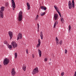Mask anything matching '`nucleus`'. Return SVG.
Returning a JSON list of instances; mask_svg holds the SVG:
<instances>
[{"instance_id":"nucleus-9","label":"nucleus","mask_w":76,"mask_h":76,"mask_svg":"<svg viewBox=\"0 0 76 76\" xmlns=\"http://www.w3.org/2000/svg\"><path fill=\"white\" fill-rule=\"evenodd\" d=\"M12 76H15L16 74V72L15 71V68H13L12 69V72H11Z\"/></svg>"},{"instance_id":"nucleus-29","label":"nucleus","mask_w":76,"mask_h":76,"mask_svg":"<svg viewBox=\"0 0 76 76\" xmlns=\"http://www.w3.org/2000/svg\"><path fill=\"white\" fill-rule=\"evenodd\" d=\"M39 17V16L38 15H37L35 18V20H37V19Z\"/></svg>"},{"instance_id":"nucleus-44","label":"nucleus","mask_w":76,"mask_h":76,"mask_svg":"<svg viewBox=\"0 0 76 76\" xmlns=\"http://www.w3.org/2000/svg\"><path fill=\"white\" fill-rule=\"evenodd\" d=\"M0 68H1V65H0Z\"/></svg>"},{"instance_id":"nucleus-17","label":"nucleus","mask_w":76,"mask_h":76,"mask_svg":"<svg viewBox=\"0 0 76 76\" xmlns=\"http://www.w3.org/2000/svg\"><path fill=\"white\" fill-rule=\"evenodd\" d=\"M8 48L10 49V50H11L12 49V48L13 47L12 45H10L8 46Z\"/></svg>"},{"instance_id":"nucleus-39","label":"nucleus","mask_w":76,"mask_h":76,"mask_svg":"<svg viewBox=\"0 0 76 76\" xmlns=\"http://www.w3.org/2000/svg\"><path fill=\"white\" fill-rule=\"evenodd\" d=\"M74 76H76V71L75 72V73L74 74Z\"/></svg>"},{"instance_id":"nucleus-7","label":"nucleus","mask_w":76,"mask_h":76,"mask_svg":"<svg viewBox=\"0 0 76 76\" xmlns=\"http://www.w3.org/2000/svg\"><path fill=\"white\" fill-rule=\"evenodd\" d=\"M11 45L13 47V48H15L16 47H18V44L16 43L15 41H13L11 43Z\"/></svg>"},{"instance_id":"nucleus-34","label":"nucleus","mask_w":76,"mask_h":76,"mask_svg":"<svg viewBox=\"0 0 76 76\" xmlns=\"http://www.w3.org/2000/svg\"><path fill=\"white\" fill-rule=\"evenodd\" d=\"M37 26H38L37 28H39V24L37 23Z\"/></svg>"},{"instance_id":"nucleus-18","label":"nucleus","mask_w":76,"mask_h":76,"mask_svg":"<svg viewBox=\"0 0 76 76\" xmlns=\"http://www.w3.org/2000/svg\"><path fill=\"white\" fill-rule=\"evenodd\" d=\"M68 28L69 29V33H70V29H71V26L70 25H69Z\"/></svg>"},{"instance_id":"nucleus-28","label":"nucleus","mask_w":76,"mask_h":76,"mask_svg":"<svg viewBox=\"0 0 76 76\" xmlns=\"http://www.w3.org/2000/svg\"><path fill=\"white\" fill-rule=\"evenodd\" d=\"M58 13L60 16V17H61V13H60V12H58Z\"/></svg>"},{"instance_id":"nucleus-30","label":"nucleus","mask_w":76,"mask_h":76,"mask_svg":"<svg viewBox=\"0 0 76 76\" xmlns=\"http://www.w3.org/2000/svg\"><path fill=\"white\" fill-rule=\"evenodd\" d=\"M61 21L62 22H63V20H64L63 19V18H61Z\"/></svg>"},{"instance_id":"nucleus-37","label":"nucleus","mask_w":76,"mask_h":76,"mask_svg":"<svg viewBox=\"0 0 76 76\" xmlns=\"http://www.w3.org/2000/svg\"><path fill=\"white\" fill-rule=\"evenodd\" d=\"M44 7L43 6H41V9H44Z\"/></svg>"},{"instance_id":"nucleus-35","label":"nucleus","mask_w":76,"mask_h":76,"mask_svg":"<svg viewBox=\"0 0 76 76\" xmlns=\"http://www.w3.org/2000/svg\"><path fill=\"white\" fill-rule=\"evenodd\" d=\"M54 7L55 9L56 10L57 9V6H56V5H54Z\"/></svg>"},{"instance_id":"nucleus-16","label":"nucleus","mask_w":76,"mask_h":76,"mask_svg":"<svg viewBox=\"0 0 76 76\" xmlns=\"http://www.w3.org/2000/svg\"><path fill=\"white\" fill-rule=\"evenodd\" d=\"M56 41L57 45H58V41H59V40H58V38L57 37H56Z\"/></svg>"},{"instance_id":"nucleus-25","label":"nucleus","mask_w":76,"mask_h":76,"mask_svg":"<svg viewBox=\"0 0 76 76\" xmlns=\"http://www.w3.org/2000/svg\"><path fill=\"white\" fill-rule=\"evenodd\" d=\"M9 5V4L8 2H7L6 4L5 5L6 6H8Z\"/></svg>"},{"instance_id":"nucleus-8","label":"nucleus","mask_w":76,"mask_h":76,"mask_svg":"<svg viewBox=\"0 0 76 76\" xmlns=\"http://www.w3.org/2000/svg\"><path fill=\"white\" fill-rule=\"evenodd\" d=\"M22 34L21 33H19L18 34L17 40H19V39H22Z\"/></svg>"},{"instance_id":"nucleus-43","label":"nucleus","mask_w":76,"mask_h":76,"mask_svg":"<svg viewBox=\"0 0 76 76\" xmlns=\"http://www.w3.org/2000/svg\"><path fill=\"white\" fill-rule=\"evenodd\" d=\"M37 29H38V32H39V28H37Z\"/></svg>"},{"instance_id":"nucleus-10","label":"nucleus","mask_w":76,"mask_h":76,"mask_svg":"<svg viewBox=\"0 0 76 76\" xmlns=\"http://www.w3.org/2000/svg\"><path fill=\"white\" fill-rule=\"evenodd\" d=\"M9 35L10 37V39H12L13 37V33L10 31L8 32Z\"/></svg>"},{"instance_id":"nucleus-12","label":"nucleus","mask_w":76,"mask_h":76,"mask_svg":"<svg viewBox=\"0 0 76 76\" xmlns=\"http://www.w3.org/2000/svg\"><path fill=\"white\" fill-rule=\"evenodd\" d=\"M38 53L39 57H41V55H42V53H41V51L39 50V49H38Z\"/></svg>"},{"instance_id":"nucleus-19","label":"nucleus","mask_w":76,"mask_h":76,"mask_svg":"<svg viewBox=\"0 0 76 76\" xmlns=\"http://www.w3.org/2000/svg\"><path fill=\"white\" fill-rule=\"evenodd\" d=\"M4 43L5 44H7V45H9L8 44H7V41L6 40H5L4 42Z\"/></svg>"},{"instance_id":"nucleus-42","label":"nucleus","mask_w":76,"mask_h":76,"mask_svg":"<svg viewBox=\"0 0 76 76\" xmlns=\"http://www.w3.org/2000/svg\"><path fill=\"white\" fill-rule=\"evenodd\" d=\"M32 57L33 58H34V55H33V56H32Z\"/></svg>"},{"instance_id":"nucleus-31","label":"nucleus","mask_w":76,"mask_h":76,"mask_svg":"<svg viewBox=\"0 0 76 76\" xmlns=\"http://www.w3.org/2000/svg\"><path fill=\"white\" fill-rule=\"evenodd\" d=\"M67 50L66 49L65 50V54H67Z\"/></svg>"},{"instance_id":"nucleus-4","label":"nucleus","mask_w":76,"mask_h":76,"mask_svg":"<svg viewBox=\"0 0 76 76\" xmlns=\"http://www.w3.org/2000/svg\"><path fill=\"white\" fill-rule=\"evenodd\" d=\"M38 67H36L33 70L32 72V74L35 75L36 74V73H38Z\"/></svg>"},{"instance_id":"nucleus-5","label":"nucleus","mask_w":76,"mask_h":76,"mask_svg":"<svg viewBox=\"0 0 76 76\" xmlns=\"http://www.w3.org/2000/svg\"><path fill=\"white\" fill-rule=\"evenodd\" d=\"M9 63V60L7 58H5L4 60L3 64L4 65H7Z\"/></svg>"},{"instance_id":"nucleus-21","label":"nucleus","mask_w":76,"mask_h":76,"mask_svg":"<svg viewBox=\"0 0 76 76\" xmlns=\"http://www.w3.org/2000/svg\"><path fill=\"white\" fill-rule=\"evenodd\" d=\"M15 57L16 58H17V57H18V53H15Z\"/></svg>"},{"instance_id":"nucleus-32","label":"nucleus","mask_w":76,"mask_h":76,"mask_svg":"<svg viewBox=\"0 0 76 76\" xmlns=\"http://www.w3.org/2000/svg\"><path fill=\"white\" fill-rule=\"evenodd\" d=\"M44 61H47V58H45L44 59Z\"/></svg>"},{"instance_id":"nucleus-26","label":"nucleus","mask_w":76,"mask_h":76,"mask_svg":"<svg viewBox=\"0 0 76 76\" xmlns=\"http://www.w3.org/2000/svg\"><path fill=\"white\" fill-rule=\"evenodd\" d=\"M40 44H38L36 46L38 48V47H39L40 46Z\"/></svg>"},{"instance_id":"nucleus-41","label":"nucleus","mask_w":76,"mask_h":76,"mask_svg":"<svg viewBox=\"0 0 76 76\" xmlns=\"http://www.w3.org/2000/svg\"><path fill=\"white\" fill-rule=\"evenodd\" d=\"M51 62H50L49 63V64L50 65H51Z\"/></svg>"},{"instance_id":"nucleus-2","label":"nucleus","mask_w":76,"mask_h":76,"mask_svg":"<svg viewBox=\"0 0 76 76\" xmlns=\"http://www.w3.org/2000/svg\"><path fill=\"white\" fill-rule=\"evenodd\" d=\"M23 19V16H22V11H20L18 14V21L20 22L22 21Z\"/></svg>"},{"instance_id":"nucleus-13","label":"nucleus","mask_w":76,"mask_h":76,"mask_svg":"<svg viewBox=\"0 0 76 76\" xmlns=\"http://www.w3.org/2000/svg\"><path fill=\"white\" fill-rule=\"evenodd\" d=\"M26 65L25 64H23V69L24 71H25V70H26Z\"/></svg>"},{"instance_id":"nucleus-33","label":"nucleus","mask_w":76,"mask_h":76,"mask_svg":"<svg viewBox=\"0 0 76 76\" xmlns=\"http://www.w3.org/2000/svg\"><path fill=\"white\" fill-rule=\"evenodd\" d=\"M27 6H30V4H29V3L27 2Z\"/></svg>"},{"instance_id":"nucleus-22","label":"nucleus","mask_w":76,"mask_h":76,"mask_svg":"<svg viewBox=\"0 0 76 76\" xmlns=\"http://www.w3.org/2000/svg\"><path fill=\"white\" fill-rule=\"evenodd\" d=\"M41 16H44L45 15V12H41L40 13Z\"/></svg>"},{"instance_id":"nucleus-23","label":"nucleus","mask_w":76,"mask_h":76,"mask_svg":"<svg viewBox=\"0 0 76 76\" xmlns=\"http://www.w3.org/2000/svg\"><path fill=\"white\" fill-rule=\"evenodd\" d=\"M38 44H41V40L40 39H38Z\"/></svg>"},{"instance_id":"nucleus-27","label":"nucleus","mask_w":76,"mask_h":76,"mask_svg":"<svg viewBox=\"0 0 76 76\" xmlns=\"http://www.w3.org/2000/svg\"><path fill=\"white\" fill-rule=\"evenodd\" d=\"M27 8L28 10H30V8H31V7H30V5L27 6Z\"/></svg>"},{"instance_id":"nucleus-14","label":"nucleus","mask_w":76,"mask_h":76,"mask_svg":"<svg viewBox=\"0 0 76 76\" xmlns=\"http://www.w3.org/2000/svg\"><path fill=\"white\" fill-rule=\"evenodd\" d=\"M40 37L41 38V39H43V34H42V31H41L40 32Z\"/></svg>"},{"instance_id":"nucleus-15","label":"nucleus","mask_w":76,"mask_h":76,"mask_svg":"<svg viewBox=\"0 0 76 76\" xmlns=\"http://www.w3.org/2000/svg\"><path fill=\"white\" fill-rule=\"evenodd\" d=\"M57 24H58V21H55L53 26V28H56V26Z\"/></svg>"},{"instance_id":"nucleus-36","label":"nucleus","mask_w":76,"mask_h":76,"mask_svg":"<svg viewBox=\"0 0 76 76\" xmlns=\"http://www.w3.org/2000/svg\"><path fill=\"white\" fill-rule=\"evenodd\" d=\"M47 9V8L46 7H44L43 8V10H45Z\"/></svg>"},{"instance_id":"nucleus-6","label":"nucleus","mask_w":76,"mask_h":76,"mask_svg":"<svg viewBox=\"0 0 76 76\" xmlns=\"http://www.w3.org/2000/svg\"><path fill=\"white\" fill-rule=\"evenodd\" d=\"M11 2L12 4V7L13 10H15V9L16 7L15 1L14 0H11Z\"/></svg>"},{"instance_id":"nucleus-1","label":"nucleus","mask_w":76,"mask_h":76,"mask_svg":"<svg viewBox=\"0 0 76 76\" xmlns=\"http://www.w3.org/2000/svg\"><path fill=\"white\" fill-rule=\"evenodd\" d=\"M72 3L70 1H69L68 2L69 7L70 9H72V7L73 8L75 7V2L74 1V0H72Z\"/></svg>"},{"instance_id":"nucleus-24","label":"nucleus","mask_w":76,"mask_h":76,"mask_svg":"<svg viewBox=\"0 0 76 76\" xmlns=\"http://www.w3.org/2000/svg\"><path fill=\"white\" fill-rule=\"evenodd\" d=\"M61 76H64V72H62L61 73Z\"/></svg>"},{"instance_id":"nucleus-38","label":"nucleus","mask_w":76,"mask_h":76,"mask_svg":"<svg viewBox=\"0 0 76 76\" xmlns=\"http://www.w3.org/2000/svg\"><path fill=\"white\" fill-rule=\"evenodd\" d=\"M26 53L27 54H28V49L26 50Z\"/></svg>"},{"instance_id":"nucleus-20","label":"nucleus","mask_w":76,"mask_h":76,"mask_svg":"<svg viewBox=\"0 0 76 76\" xmlns=\"http://www.w3.org/2000/svg\"><path fill=\"white\" fill-rule=\"evenodd\" d=\"M58 44H59L60 45H61L63 44V42L62 41V40H61L59 42V43H58Z\"/></svg>"},{"instance_id":"nucleus-40","label":"nucleus","mask_w":76,"mask_h":76,"mask_svg":"<svg viewBox=\"0 0 76 76\" xmlns=\"http://www.w3.org/2000/svg\"><path fill=\"white\" fill-rule=\"evenodd\" d=\"M56 11H57V12H59V11H58V10H59V9H56Z\"/></svg>"},{"instance_id":"nucleus-3","label":"nucleus","mask_w":76,"mask_h":76,"mask_svg":"<svg viewBox=\"0 0 76 76\" xmlns=\"http://www.w3.org/2000/svg\"><path fill=\"white\" fill-rule=\"evenodd\" d=\"M4 10V7H1L0 11V17L3 18V11Z\"/></svg>"},{"instance_id":"nucleus-11","label":"nucleus","mask_w":76,"mask_h":76,"mask_svg":"<svg viewBox=\"0 0 76 76\" xmlns=\"http://www.w3.org/2000/svg\"><path fill=\"white\" fill-rule=\"evenodd\" d=\"M58 15L57 14H55L54 15V18L55 20H57L58 19Z\"/></svg>"}]
</instances>
